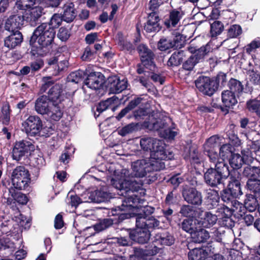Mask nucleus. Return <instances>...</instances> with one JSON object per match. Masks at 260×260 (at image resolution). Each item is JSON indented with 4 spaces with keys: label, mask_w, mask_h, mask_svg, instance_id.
<instances>
[{
    "label": "nucleus",
    "mask_w": 260,
    "mask_h": 260,
    "mask_svg": "<svg viewBox=\"0 0 260 260\" xmlns=\"http://www.w3.org/2000/svg\"><path fill=\"white\" fill-rule=\"evenodd\" d=\"M132 167L135 176L132 175L128 170L122 169L111 180V184L119 190L118 194L120 195L125 196L127 193H134L141 189L143 181L140 178L145 177L147 172L163 169L165 165L163 162L159 161L150 162L141 159L133 162Z\"/></svg>",
    "instance_id": "1"
},
{
    "label": "nucleus",
    "mask_w": 260,
    "mask_h": 260,
    "mask_svg": "<svg viewBox=\"0 0 260 260\" xmlns=\"http://www.w3.org/2000/svg\"><path fill=\"white\" fill-rule=\"evenodd\" d=\"M229 175L228 165L219 162L215 167L211 166L205 172L204 178L207 185L211 187H217L223 184Z\"/></svg>",
    "instance_id": "2"
},
{
    "label": "nucleus",
    "mask_w": 260,
    "mask_h": 260,
    "mask_svg": "<svg viewBox=\"0 0 260 260\" xmlns=\"http://www.w3.org/2000/svg\"><path fill=\"white\" fill-rule=\"evenodd\" d=\"M140 199L135 194L128 195L120 206H117L111 211L112 215L118 216L120 219L123 220L131 216L133 209L138 208Z\"/></svg>",
    "instance_id": "3"
},
{
    "label": "nucleus",
    "mask_w": 260,
    "mask_h": 260,
    "mask_svg": "<svg viewBox=\"0 0 260 260\" xmlns=\"http://www.w3.org/2000/svg\"><path fill=\"white\" fill-rule=\"evenodd\" d=\"M55 34H33L30 37L31 53L33 55H43L42 49L50 45L54 38Z\"/></svg>",
    "instance_id": "4"
},
{
    "label": "nucleus",
    "mask_w": 260,
    "mask_h": 260,
    "mask_svg": "<svg viewBox=\"0 0 260 260\" xmlns=\"http://www.w3.org/2000/svg\"><path fill=\"white\" fill-rule=\"evenodd\" d=\"M11 181L14 188L18 190L25 189L30 182L28 170L23 166L16 167L11 173Z\"/></svg>",
    "instance_id": "5"
},
{
    "label": "nucleus",
    "mask_w": 260,
    "mask_h": 260,
    "mask_svg": "<svg viewBox=\"0 0 260 260\" xmlns=\"http://www.w3.org/2000/svg\"><path fill=\"white\" fill-rule=\"evenodd\" d=\"M162 4L161 0H151L149 2L148 8L152 12L148 13V20L144 27L147 32H158L160 30L161 27L158 23L159 19L156 10Z\"/></svg>",
    "instance_id": "6"
},
{
    "label": "nucleus",
    "mask_w": 260,
    "mask_h": 260,
    "mask_svg": "<svg viewBox=\"0 0 260 260\" xmlns=\"http://www.w3.org/2000/svg\"><path fill=\"white\" fill-rule=\"evenodd\" d=\"M142 212L136 216V226L148 229L155 228L159 225V221L151 214L154 212V208L150 206H145L142 210Z\"/></svg>",
    "instance_id": "7"
},
{
    "label": "nucleus",
    "mask_w": 260,
    "mask_h": 260,
    "mask_svg": "<svg viewBox=\"0 0 260 260\" xmlns=\"http://www.w3.org/2000/svg\"><path fill=\"white\" fill-rule=\"evenodd\" d=\"M197 88L204 94L212 95L218 88L216 82L206 76H200L195 81Z\"/></svg>",
    "instance_id": "8"
},
{
    "label": "nucleus",
    "mask_w": 260,
    "mask_h": 260,
    "mask_svg": "<svg viewBox=\"0 0 260 260\" xmlns=\"http://www.w3.org/2000/svg\"><path fill=\"white\" fill-rule=\"evenodd\" d=\"M23 129L26 133L31 136L40 135L42 129V122L38 116H29L22 123Z\"/></svg>",
    "instance_id": "9"
},
{
    "label": "nucleus",
    "mask_w": 260,
    "mask_h": 260,
    "mask_svg": "<svg viewBox=\"0 0 260 260\" xmlns=\"http://www.w3.org/2000/svg\"><path fill=\"white\" fill-rule=\"evenodd\" d=\"M24 16L22 13H14L13 9L12 14L7 19L5 29L10 32H20L19 30L23 25Z\"/></svg>",
    "instance_id": "10"
},
{
    "label": "nucleus",
    "mask_w": 260,
    "mask_h": 260,
    "mask_svg": "<svg viewBox=\"0 0 260 260\" xmlns=\"http://www.w3.org/2000/svg\"><path fill=\"white\" fill-rule=\"evenodd\" d=\"M171 119L167 116L161 117L159 114L153 113L148 116V120L145 121L146 126L150 129L159 131L167 127Z\"/></svg>",
    "instance_id": "11"
},
{
    "label": "nucleus",
    "mask_w": 260,
    "mask_h": 260,
    "mask_svg": "<svg viewBox=\"0 0 260 260\" xmlns=\"http://www.w3.org/2000/svg\"><path fill=\"white\" fill-rule=\"evenodd\" d=\"M137 50L141 57V62L146 68H149L150 71H154L155 66L153 62L154 54L151 50L144 44L140 45Z\"/></svg>",
    "instance_id": "12"
},
{
    "label": "nucleus",
    "mask_w": 260,
    "mask_h": 260,
    "mask_svg": "<svg viewBox=\"0 0 260 260\" xmlns=\"http://www.w3.org/2000/svg\"><path fill=\"white\" fill-rule=\"evenodd\" d=\"M137 50L141 57V62L146 68H149L150 71H154L155 66L153 62L154 54L151 50L144 44L140 45Z\"/></svg>",
    "instance_id": "13"
},
{
    "label": "nucleus",
    "mask_w": 260,
    "mask_h": 260,
    "mask_svg": "<svg viewBox=\"0 0 260 260\" xmlns=\"http://www.w3.org/2000/svg\"><path fill=\"white\" fill-rule=\"evenodd\" d=\"M173 157V153L169 152L167 153L164 148V144L161 141L159 140L157 144L155 145L154 149H152L150 153V157L152 159L150 162L165 160L167 159H171Z\"/></svg>",
    "instance_id": "14"
},
{
    "label": "nucleus",
    "mask_w": 260,
    "mask_h": 260,
    "mask_svg": "<svg viewBox=\"0 0 260 260\" xmlns=\"http://www.w3.org/2000/svg\"><path fill=\"white\" fill-rule=\"evenodd\" d=\"M63 20L61 14H55L49 23H43L38 26L34 32H52L54 28H57Z\"/></svg>",
    "instance_id": "15"
},
{
    "label": "nucleus",
    "mask_w": 260,
    "mask_h": 260,
    "mask_svg": "<svg viewBox=\"0 0 260 260\" xmlns=\"http://www.w3.org/2000/svg\"><path fill=\"white\" fill-rule=\"evenodd\" d=\"M221 101L223 106H221L220 109L225 114L228 113L229 109L233 108L238 103L236 95L229 90L222 92Z\"/></svg>",
    "instance_id": "16"
},
{
    "label": "nucleus",
    "mask_w": 260,
    "mask_h": 260,
    "mask_svg": "<svg viewBox=\"0 0 260 260\" xmlns=\"http://www.w3.org/2000/svg\"><path fill=\"white\" fill-rule=\"evenodd\" d=\"M104 83V76L100 72H92L88 75L84 81L87 87L97 90L100 89Z\"/></svg>",
    "instance_id": "17"
},
{
    "label": "nucleus",
    "mask_w": 260,
    "mask_h": 260,
    "mask_svg": "<svg viewBox=\"0 0 260 260\" xmlns=\"http://www.w3.org/2000/svg\"><path fill=\"white\" fill-rule=\"evenodd\" d=\"M150 232L146 228L136 226V229L129 233V238L140 244L147 243L150 238Z\"/></svg>",
    "instance_id": "18"
},
{
    "label": "nucleus",
    "mask_w": 260,
    "mask_h": 260,
    "mask_svg": "<svg viewBox=\"0 0 260 260\" xmlns=\"http://www.w3.org/2000/svg\"><path fill=\"white\" fill-rule=\"evenodd\" d=\"M63 105L62 103H52L45 114V118L51 122L58 121L63 113Z\"/></svg>",
    "instance_id": "19"
},
{
    "label": "nucleus",
    "mask_w": 260,
    "mask_h": 260,
    "mask_svg": "<svg viewBox=\"0 0 260 260\" xmlns=\"http://www.w3.org/2000/svg\"><path fill=\"white\" fill-rule=\"evenodd\" d=\"M183 13L181 11L173 10L170 13L169 18L165 21L164 24L169 31H176L180 26L179 21Z\"/></svg>",
    "instance_id": "20"
},
{
    "label": "nucleus",
    "mask_w": 260,
    "mask_h": 260,
    "mask_svg": "<svg viewBox=\"0 0 260 260\" xmlns=\"http://www.w3.org/2000/svg\"><path fill=\"white\" fill-rule=\"evenodd\" d=\"M47 98L52 103H62L64 99L62 85L56 84L49 88Z\"/></svg>",
    "instance_id": "21"
},
{
    "label": "nucleus",
    "mask_w": 260,
    "mask_h": 260,
    "mask_svg": "<svg viewBox=\"0 0 260 260\" xmlns=\"http://www.w3.org/2000/svg\"><path fill=\"white\" fill-rule=\"evenodd\" d=\"M108 82L110 92L112 93H120L127 87V80L124 79L120 80L117 76L109 78Z\"/></svg>",
    "instance_id": "22"
},
{
    "label": "nucleus",
    "mask_w": 260,
    "mask_h": 260,
    "mask_svg": "<svg viewBox=\"0 0 260 260\" xmlns=\"http://www.w3.org/2000/svg\"><path fill=\"white\" fill-rule=\"evenodd\" d=\"M183 196L184 200L188 203L200 205L202 203L201 193L194 188H190L183 191Z\"/></svg>",
    "instance_id": "23"
},
{
    "label": "nucleus",
    "mask_w": 260,
    "mask_h": 260,
    "mask_svg": "<svg viewBox=\"0 0 260 260\" xmlns=\"http://www.w3.org/2000/svg\"><path fill=\"white\" fill-rule=\"evenodd\" d=\"M29 142L27 141H19L16 142L12 151V157L14 159L19 160L28 152Z\"/></svg>",
    "instance_id": "24"
},
{
    "label": "nucleus",
    "mask_w": 260,
    "mask_h": 260,
    "mask_svg": "<svg viewBox=\"0 0 260 260\" xmlns=\"http://www.w3.org/2000/svg\"><path fill=\"white\" fill-rule=\"evenodd\" d=\"M217 216L210 212H203L199 217L201 228H210L214 225L217 221Z\"/></svg>",
    "instance_id": "25"
},
{
    "label": "nucleus",
    "mask_w": 260,
    "mask_h": 260,
    "mask_svg": "<svg viewBox=\"0 0 260 260\" xmlns=\"http://www.w3.org/2000/svg\"><path fill=\"white\" fill-rule=\"evenodd\" d=\"M110 198H111V194L107 191L106 187L95 190L91 193L89 196L91 202L96 203L105 202Z\"/></svg>",
    "instance_id": "26"
},
{
    "label": "nucleus",
    "mask_w": 260,
    "mask_h": 260,
    "mask_svg": "<svg viewBox=\"0 0 260 260\" xmlns=\"http://www.w3.org/2000/svg\"><path fill=\"white\" fill-rule=\"evenodd\" d=\"M182 229L190 234L191 236L201 228L199 220L191 218L184 219L181 223Z\"/></svg>",
    "instance_id": "27"
},
{
    "label": "nucleus",
    "mask_w": 260,
    "mask_h": 260,
    "mask_svg": "<svg viewBox=\"0 0 260 260\" xmlns=\"http://www.w3.org/2000/svg\"><path fill=\"white\" fill-rule=\"evenodd\" d=\"M61 17L64 21L71 22L74 20L76 16V9L72 3L66 4L64 5Z\"/></svg>",
    "instance_id": "28"
},
{
    "label": "nucleus",
    "mask_w": 260,
    "mask_h": 260,
    "mask_svg": "<svg viewBox=\"0 0 260 260\" xmlns=\"http://www.w3.org/2000/svg\"><path fill=\"white\" fill-rule=\"evenodd\" d=\"M206 204L209 209L215 208L218 205L219 196L218 192L214 190L209 189L206 191Z\"/></svg>",
    "instance_id": "29"
},
{
    "label": "nucleus",
    "mask_w": 260,
    "mask_h": 260,
    "mask_svg": "<svg viewBox=\"0 0 260 260\" xmlns=\"http://www.w3.org/2000/svg\"><path fill=\"white\" fill-rule=\"evenodd\" d=\"M48 100L47 96L42 95L36 101L35 108L38 114L45 115L50 106Z\"/></svg>",
    "instance_id": "30"
},
{
    "label": "nucleus",
    "mask_w": 260,
    "mask_h": 260,
    "mask_svg": "<svg viewBox=\"0 0 260 260\" xmlns=\"http://www.w3.org/2000/svg\"><path fill=\"white\" fill-rule=\"evenodd\" d=\"M36 0H17L13 9L14 13L21 12L23 15L24 11L34 7Z\"/></svg>",
    "instance_id": "31"
},
{
    "label": "nucleus",
    "mask_w": 260,
    "mask_h": 260,
    "mask_svg": "<svg viewBox=\"0 0 260 260\" xmlns=\"http://www.w3.org/2000/svg\"><path fill=\"white\" fill-rule=\"evenodd\" d=\"M158 141L159 140L156 139L145 136L140 139V145L143 151L151 153Z\"/></svg>",
    "instance_id": "32"
},
{
    "label": "nucleus",
    "mask_w": 260,
    "mask_h": 260,
    "mask_svg": "<svg viewBox=\"0 0 260 260\" xmlns=\"http://www.w3.org/2000/svg\"><path fill=\"white\" fill-rule=\"evenodd\" d=\"M118 98L113 96L107 100L100 102L96 107V111L99 113H101L106 109L111 108L112 110L114 111L116 109V104L117 103Z\"/></svg>",
    "instance_id": "33"
},
{
    "label": "nucleus",
    "mask_w": 260,
    "mask_h": 260,
    "mask_svg": "<svg viewBox=\"0 0 260 260\" xmlns=\"http://www.w3.org/2000/svg\"><path fill=\"white\" fill-rule=\"evenodd\" d=\"M23 40L22 34H11L5 40V46L9 48H14L21 44Z\"/></svg>",
    "instance_id": "34"
},
{
    "label": "nucleus",
    "mask_w": 260,
    "mask_h": 260,
    "mask_svg": "<svg viewBox=\"0 0 260 260\" xmlns=\"http://www.w3.org/2000/svg\"><path fill=\"white\" fill-rule=\"evenodd\" d=\"M243 174L248 179H255L260 178V166H253L247 165L244 168Z\"/></svg>",
    "instance_id": "35"
},
{
    "label": "nucleus",
    "mask_w": 260,
    "mask_h": 260,
    "mask_svg": "<svg viewBox=\"0 0 260 260\" xmlns=\"http://www.w3.org/2000/svg\"><path fill=\"white\" fill-rule=\"evenodd\" d=\"M228 188L231 192V193L234 197L237 198L242 194L240 181L233 176H231V181L228 185Z\"/></svg>",
    "instance_id": "36"
},
{
    "label": "nucleus",
    "mask_w": 260,
    "mask_h": 260,
    "mask_svg": "<svg viewBox=\"0 0 260 260\" xmlns=\"http://www.w3.org/2000/svg\"><path fill=\"white\" fill-rule=\"evenodd\" d=\"M191 238L194 242L200 243L207 241L210 235L208 231L200 228L191 235Z\"/></svg>",
    "instance_id": "37"
},
{
    "label": "nucleus",
    "mask_w": 260,
    "mask_h": 260,
    "mask_svg": "<svg viewBox=\"0 0 260 260\" xmlns=\"http://www.w3.org/2000/svg\"><path fill=\"white\" fill-rule=\"evenodd\" d=\"M256 195L248 194L246 195V198L244 202L245 210L250 212L254 211L258 207V202Z\"/></svg>",
    "instance_id": "38"
},
{
    "label": "nucleus",
    "mask_w": 260,
    "mask_h": 260,
    "mask_svg": "<svg viewBox=\"0 0 260 260\" xmlns=\"http://www.w3.org/2000/svg\"><path fill=\"white\" fill-rule=\"evenodd\" d=\"M154 238V242L158 243L160 245L170 246L173 244L174 242L173 237L167 233L157 234Z\"/></svg>",
    "instance_id": "39"
},
{
    "label": "nucleus",
    "mask_w": 260,
    "mask_h": 260,
    "mask_svg": "<svg viewBox=\"0 0 260 260\" xmlns=\"http://www.w3.org/2000/svg\"><path fill=\"white\" fill-rule=\"evenodd\" d=\"M221 139L217 135L210 137L204 145V152L214 150V148L218 147L220 144Z\"/></svg>",
    "instance_id": "40"
},
{
    "label": "nucleus",
    "mask_w": 260,
    "mask_h": 260,
    "mask_svg": "<svg viewBox=\"0 0 260 260\" xmlns=\"http://www.w3.org/2000/svg\"><path fill=\"white\" fill-rule=\"evenodd\" d=\"M207 252L203 248H194L188 253L189 260H205Z\"/></svg>",
    "instance_id": "41"
},
{
    "label": "nucleus",
    "mask_w": 260,
    "mask_h": 260,
    "mask_svg": "<svg viewBox=\"0 0 260 260\" xmlns=\"http://www.w3.org/2000/svg\"><path fill=\"white\" fill-rule=\"evenodd\" d=\"M231 208L232 214L238 217H242L245 213V207L244 205L237 200L232 201Z\"/></svg>",
    "instance_id": "42"
},
{
    "label": "nucleus",
    "mask_w": 260,
    "mask_h": 260,
    "mask_svg": "<svg viewBox=\"0 0 260 260\" xmlns=\"http://www.w3.org/2000/svg\"><path fill=\"white\" fill-rule=\"evenodd\" d=\"M184 56L183 51L175 52L170 57L168 61V65L169 66H179L183 61Z\"/></svg>",
    "instance_id": "43"
},
{
    "label": "nucleus",
    "mask_w": 260,
    "mask_h": 260,
    "mask_svg": "<svg viewBox=\"0 0 260 260\" xmlns=\"http://www.w3.org/2000/svg\"><path fill=\"white\" fill-rule=\"evenodd\" d=\"M9 193L14 200L19 204L24 205L28 202V199L26 195L21 192H16L14 188H10Z\"/></svg>",
    "instance_id": "44"
},
{
    "label": "nucleus",
    "mask_w": 260,
    "mask_h": 260,
    "mask_svg": "<svg viewBox=\"0 0 260 260\" xmlns=\"http://www.w3.org/2000/svg\"><path fill=\"white\" fill-rule=\"evenodd\" d=\"M230 90L231 92L236 94H239L243 90V85L242 83L235 79H231L228 84Z\"/></svg>",
    "instance_id": "45"
},
{
    "label": "nucleus",
    "mask_w": 260,
    "mask_h": 260,
    "mask_svg": "<svg viewBox=\"0 0 260 260\" xmlns=\"http://www.w3.org/2000/svg\"><path fill=\"white\" fill-rule=\"evenodd\" d=\"M43 10V8L41 7H32L29 10V16L26 17V19L30 21H36L42 16L44 13Z\"/></svg>",
    "instance_id": "46"
},
{
    "label": "nucleus",
    "mask_w": 260,
    "mask_h": 260,
    "mask_svg": "<svg viewBox=\"0 0 260 260\" xmlns=\"http://www.w3.org/2000/svg\"><path fill=\"white\" fill-rule=\"evenodd\" d=\"M241 153L242 154V158L245 164L249 165L254 161H257V160L253 156V152L248 147L244 148L241 150Z\"/></svg>",
    "instance_id": "47"
},
{
    "label": "nucleus",
    "mask_w": 260,
    "mask_h": 260,
    "mask_svg": "<svg viewBox=\"0 0 260 260\" xmlns=\"http://www.w3.org/2000/svg\"><path fill=\"white\" fill-rule=\"evenodd\" d=\"M138 129V124L135 123H129L119 129L118 133L121 136H125L132 134Z\"/></svg>",
    "instance_id": "48"
},
{
    "label": "nucleus",
    "mask_w": 260,
    "mask_h": 260,
    "mask_svg": "<svg viewBox=\"0 0 260 260\" xmlns=\"http://www.w3.org/2000/svg\"><path fill=\"white\" fill-rule=\"evenodd\" d=\"M204 153L208 156L210 162L213 164V167H215L219 162H222L224 165H226L223 159L220 158L219 154L214 150L209 151V152H204Z\"/></svg>",
    "instance_id": "49"
},
{
    "label": "nucleus",
    "mask_w": 260,
    "mask_h": 260,
    "mask_svg": "<svg viewBox=\"0 0 260 260\" xmlns=\"http://www.w3.org/2000/svg\"><path fill=\"white\" fill-rule=\"evenodd\" d=\"M231 166L234 169H238L240 168L242 164L244 163L242 156L238 153H235L232 155L229 160Z\"/></svg>",
    "instance_id": "50"
},
{
    "label": "nucleus",
    "mask_w": 260,
    "mask_h": 260,
    "mask_svg": "<svg viewBox=\"0 0 260 260\" xmlns=\"http://www.w3.org/2000/svg\"><path fill=\"white\" fill-rule=\"evenodd\" d=\"M247 187L252 192L257 194L260 193V180L259 179H248L247 182Z\"/></svg>",
    "instance_id": "51"
},
{
    "label": "nucleus",
    "mask_w": 260,
    "mask_h": 260,
    "mask_svg": "<svg viewBox=\"0 0 260 260\" xmlns=\"http://www.w3.org/2000/svg\"><path fill=\"white\" fill-rule=\"evenodd\" d=\"M251 83L255 86L260 87V74L254 69H249L247 72Z\"/></svg>",
    "instance_id": "52"
},
{
    "label": "nucleus",
    "mask_w": 260,
    "mask_h": 260,
    "mask_svg": "<svg viewBox=\"0 0 260 260\" xmlns=\"http://www.w3.org/2000/svg\"><path fill=\"white\" fill-rule=\"evenodd\" d=\"M247 108L251 112L255 113L260 117V103L256 99L247 102Z\"/></svg>",
    "instance_id": "53"
},
{
    "label": "nucleus",
    "mask_w": 260,
    "mask_h": 260,
    "mask_svg": "<svg viewBox=\"0 0 260 260\" xmlns=\"http://www.w3.org/2000/svg\"><path fill=\"white\" fill-rule=\"evenodd\" d=\"M83 75L84 72L82 71L72 72L68 77V81L78 83L82 80Z\"/></svg>",
    "instance_id": "54"
},
{
    "label": "nucleus",
    "mask_w": 260,
    "mask_h": 260,
    "mask_svg": "<svg viewBox=\"0 0 260 260\" xmlns=\"http://www.w3.org/2000/svg\"><path fill=\"white\" fill-rule=\"evenodd\" d=\"M158 244H159L154 242L153 240L152 243L149 246L148 248L142 250L143 254L146 255H154L157 253L161 248L158 247Z\"/></svg>",
    "instance_id": "55"
},
{
    "label": "nucleus",
    "mask_w": 260,
    "mask_h": 260,
    "mask_svg": "<svg viewBox=\"0 0 260 260\" xmlns=\"http://www.w3.org/2000/svg\"><path fill=\"white\" fill-rule=\"evenodd\" d=\"M210 237L217 241L220 242L224 234V231L222 230L221 228L212 229L209 233Z\"/></svg>",
    "instance_id": "56"
},
{
    "label": "nucleus",
    "mask_w": 260,
    "mask_h": 260,
    "mask_svg": "<svg viewBox=\"0 0 260 260\" xmlns=\"http://www.w3.org/2000/svg\"><path fill=\"white\" fill-rule=\"evenodd\" d=\"M198 59H200L197 55L191 56L183 64V68L188 71L192 70L196 64L198 63Z\"/></svg>",
    "instance_id": "57"
},
{
    "label": "nucleus",
    "mask_w": 260,
    "mask_h": 260,
    "mask_svg": "<svg viewBox=\"0 0 260 260\" xmlns=\"http://www.w3.org/2000/svg\"><path fill=\"white\" fill-rule=\"evenodd\" d=\"M260 47V39L256 38L246 46V51L248 54L254 52L255 50Z\"/></svg>",
    "instance_id": "58"
},
{
    "label": "nucleus",
    "mask_w": 260,
    "mask_h": 260,
    "mask_svg": "<svg viewBox=\"0 0 260 260\" xmlns=\"http://www.w3.org/2000/svg\"><path fill=\"white\" fill-rule=\"evenodd\" d=\"M113 224V220L111 219H104L95 225V229L98 231H102L109 228Z\"/></svg>",
    "instance_id": "59"
},
{
    "label": "nucleus",
    "mask_w": 260,
    "mask_h": 260,
    "mask_svg": "<svg viewBox=\"0 0 260 260\" xmlns=\"http://www.w3.org/2000/svg\"><path fill=\"white\" fill-rule=\"evenodd\" d=\"M187 41L186 37L182 34H176L173 42L175 47H182Z\"/></svg>",
    "instance_id": "60"
},
{
    "label": "nucleus",
    "mask_w": 260,
    "mask_h": 260,
    "mask_svg": "<svg viewBox=\"0 0 260 260\" xmlns=\"http://www.w3.org/2000/svg\"><path fill=\"white\" fill-rule=\"evenodd\" d=\"M67 202L72 207L75 208L82 203L81 199L76 194H68Z\"/></svg>",
    "instance_id": "61"
},
{
    "label": "nucleus",
    "mask_w": 260,
    "mask_h": 260,
    "mask_svg": "<svg viewBox=\"0 0 260 260\" xmlns=\"http://www.w3.org/2000/svg\"><path fill=\"white\" fill-rule=\"evenodd\" d=\"M43 83L40 88L42 93L45 92L47 89L54 85V82L49 77H45L42 79Z\"/></svg>",
    "instance_id": "62"
},
{
    "label": "nucleus",
    "mask_w": 260,
    "mask_h": 260,
    "mask_svg": "<svg viewBox=\"0 0 260 260\" xmlns=\"http://www.w3.org/2000/svg\"><path fill=\"white\" fill-rule=\"evenodd\" d=\"M173 47H175L174 42L166 39L160 40L159 42L158 48L161 51H165Z\"/></svg>",
    "instance_id": "63"
},
{
    "label": "nucleus",
    "mask_w": 260,
    "mask_h": 260,
    "mask_svg": "<svg viewBox=\"0 0 260 260\" xmlns=\"http://www.w3.org/2000/svg\"><path fill=\"white\" fill-rule=\"evenodd\" d=\"M212 48L209 43H207L205 46L201 47L198 51L197 55L199 59H201L207 55L210 51H212Z\"/></svg>",
    "instance_id": "64"
}]
</instances>
